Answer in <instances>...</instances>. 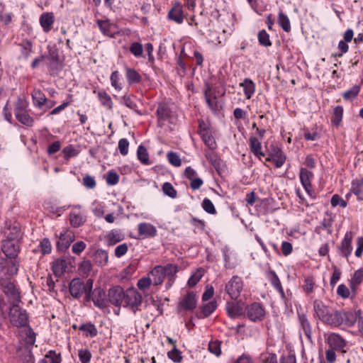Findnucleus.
Listing matches in <instances>:
<instances>
[{
  "label": "nucleus",
  "instance_id": "obj_1",
  "mask_svg": "<svg viewBox=\"0 0 363 363\" xmlns=\"http://www.w3.org/2000/svg\"><path fill=\"white\" fill-rule=\"evenodd\" d=\"M313 317L318 318L325 325H328L332 328L334 325L339 323L337 311L331 310L322 301L316 299L313 303Z\"/></svg>",
  "mask_w": 363,
  "mask_h": 363
},
{
  "label": "nucleus",
  "instance_id": "obj_2",
  "mask_svg": "<svg viewBox=\"0 0 363 363\" xmlns=\"http://www.w3.org/2000/svg\"><path fill=\"white\" fill-rule=\"evenodd\" d=\"M93 288V280L89 279L84 282L79 278H74L69 284V291L74 298H79L85 294V300L90 301V292Z\"/></svg>",
  "mask_w": 363,
  "mask_h": 363
},
{
  "label": "nucleus",
  "instance_id": "obj_3",
  "mask_svg": "<svg viewBox=\"0 0 363 363\" xmlns=\"http://www.w3.org/2000/svg\"><path fill=\"white\" fill-rule=\"evenodd\" d=\"M143 303L142 294L135 288L131 287L125 290L123 307L130 309L134 313L140 311V307Z\"/></svg>",
  "mask_w": 363,
  "mask_h": 363
},
{
  "label": "nucleus",
  "instance_id": "obj_4",
  "mask_svg": "<svg viewBox=\"0 0 363 363\" xmlns=\"http://www.w3.org/2000/svg\"><path fill=\"white\" fill-rule=\"evenodd\" d=\"M177 272V267L174 264H168L166 267L156 266L151 272L152 283L157 286L161 284L166 276L171 278L174 276Z\"/></svg>",
  "mask_w": 363,
  "mask_h": 363
},
{
  "label": "nucleus",
  "instance_id": "obj_5",
  "mask_svg": "<svg viewBox=\"0 0 363 363\" xmlns=\"http://www.w3.org/2000/svg\"><path fill=\"white\" fill-rule=\"evenodd\" d=\"M18 304H11L9 319L12 325L23 328L28 325V314L26 311L20 308Z\"/></svg>",
  "mask_w": 363,
  "mask_h": 363
},
{
  "label": "nucleus",
  "instance_id": "obj_6",
  "mask_svg": "<svg viewBox=\"0 0 363 363\" xmlns=\"http://www.w3.org/2000/svg\"><path fill=\"white\" fill-rule=\"evenodd\" d=\"M0 289L8 298L11 304L20 302V294L14 284L7 278H0Z\"/></svg>",
  "mask_w": 363,
  "mask_h": 363
},
{
  "label": "nucleus",
  "instance_id": "obj_7",
  "mask_svg": "<svg viewBox=\"0 0 363 363\" xmlns=\"http://www.w3.org/2000/svg\"><path fill=\"white\" fill-rule=\"evenodd\" d=\"M245 314L250 321L256 323L264 320L266 311L262 303L253 302L245 306Z\"/></svg>",
  "mask_w": 363,
  "mask_h": 363
},
{
  "label": "nucleus",
  "instance_id": "obj_8",
  "mask_svg": "<svg viewBox=\"0 0 363 363\" xmlns=\"http://www.w3.org/2000/svg\"><path fill=\"white\" fill-rule=\"evenodd\" d=\"M156 115L158 126L163 127L167 122L172 123L174 113L167 103L160 102L158 104Z\"/></svg>",
  "mask_w": 363,
  "mask_h": 363
},
{
  "label": "nucleus",
  "instance_id": "obj_9",
  "mask_svg": "<svg viewBox=\"0 0 363 363\" xmlns=\"http://www.w3.org/2000/svg\"><path fill=\"white\" fill-rule=\"evenodd\" d=\"M243 282L242 279L235 275L225 285V291L232 299H237L242 290Z\"/></svg>",
  "mask_w": 363,
  "mask_h": 363
},
{
  "label": "nucleus",
  "instance_id": "obj_10",
  "mask_svg": "<svg viewBox=\"0 0 363 363\" xmlns=\"http://www.w3.org/2000/svg\"><path fill=\"white\" fill-rule=\"evenodd\" d=\"M69 223L73 228H79L84 224L86 216L84 211L81 209L80 205L74 206V209L69 213Z\"/></svg>",
  "mask_w": 363,
  "mask_h": 363
},
{
  "label": "nucleus",
  "instance_id": "obj_11",
  "mask_svg": "<svg viewBox=\"0 0 363 363\" xmlns=\"http://www.w3.org/2000/svg\"><path fill=\"white\" fill-rule=\"evenodd\" d=\"M92 301L94 306L100 309H105L108 306V300L105 291L99 287L91 290L90 292V301Z\"/></svg>",
  "mask_w": 363,
  "mask_h": 363
},
{
  "label": "nucleus",
  "instance_id": "obj_12",
  "mask_svg": "<svg viewBox=\"0 0 363 363\" xmlns=\"http://www.w3.org/2000/svg\"><path fill=\"white\" fill-rule=\"evenodd\" d=\"M297 315L298 320L300 327V330H302L306 336V337L309 340H312V325L311 322L304 311L301 310H297Z\"/></svg>",
  "mask_w": 363,
  "mask_h": 363
},
{
  "label": "nucleus",
  "instance_id": "obj_13",
  "mask_svg": "<svg viewBox=\"0 0 363 363\" xmlns=\"http://www.w3.org/2000/svg\"><path fill=\"white\" fill-rule=\"evenodd\" d=\"M1 250L7 257L16 259L21 250L20 241L4 240Z\"/></svg>",
  "mask_w": 363,
  "mask_h": 363
},
{
  "label": "nucleus",
  "instance_id": "obj_14",
  "mask_svg": "<svg viewBox=\"0 0 363 363\" xmlns=\"http://www.w3.org/2000/svg\"><path fill=\"white\" fill-rule=\"evenodd\" d=\"M125 291L119 286L111 288L108 293V301L116 306L123 305Z\"/></svg>",
  "mask_w": 363,
  "mask_h": 363
},
{
  "label": "nucleus",
  "instance_id": "obj_15",
  "mask_svg": "<svg viewBox=\"0 0 363 363\" xmlns=\"http://www.w3.org/2000/svg\"><path fill=\"white\" fill-rule=\"evenodd\" d=\"M352 238L353 235L352 232H347L345 234L344 238L337 247V251L340 256L347 258L351 255L352 252Z\"/></svg>",
  "mask_w": 363,
  "mask_h": 363
},
{
  "label": "nucleus",
  "instance_id": "obj_16",
  "mask_svg": "<svg viewBox=\"0 0 363 363\" xmlns=\"http://www.w3.org/2000/svg\"><path fill=\"white\" fill-rule=\"evenodd\" d=\"M75 240L74 233L71 230H66L61 233L59 236V240L57 242L58 250L65 251L69 248L72 242Z\"/></svg>",
  "mask_w": 363,
  "mask_h": 363
},
{
  "label": "nucleus",
  "instance_id": "obj_17",
  "mask_svg": "<svg viewBox=\"0 0 363 363\" xmlns=\"http://www.w3.org/2000/svg\"><path fill=\"white\" fill-rule=\"evenodd\" d=\"M197 305L196 294L188 291L179 301V308L184 311H193Z\"/></svg>",
  "mask_w": 363,
  "mask_h": 363
},
{
  "label": "nucleus",
  "instance_id": "obj_18",
  "mask_svg": "<svg viewBox=\"0 0 363 363\" xmlns=\"http://www.w3.org/2000/svg\"><path fill=\"white\" fill-rule=\"evenodd\" d=\"M96 23L101 32L106 36L114 38L118 33L116 24L111 23L109 20H97Z\"/></svg>",
  "mask_w": 363,
  "mask_h": 363
},
{
  "label": "nucleus",
  "instance_id": "obj_19",
  "mask_svg": "<svg viewBox=\"0 0 363 363\" xmlns=\"http://www.w3.org/2000/svg\"><path fill=\"white\" fill-rule=\"evenodd\" d=\"M314 174L312 172L308 170L306 168L301 167L300 169V181L301 183L305 189V191L309 194L311 195L313 192V189L311 185V181L313 179Z\"/></svg>",
  "mask_w": 363,
  "mask_h": 363
},
{
  "label": "nucleus",
  "instance_id": "obj_20",
  "mask_svg": "<svg viewBox=\"0 0 363 363\" xmlns=\"http://www.w3.org/2000/svg\"><path fill=\"white\" fill-rule=\"evenodd\" d=\"M168 18L176 23L181 24L184 19L182 5L179 1H175L172 8L168 12Z\"/></svg>",
  "mask_w": 363,
  "mask_h": 363
},
{
  "label": "nucleus",
  "instance_id": "obj_21",
  "mask_svg": "<svg viewBox=\"0 0 363 363\" xmlns=\"http://www.w3.org/2000/svg\"><path fill=\"white\" fill-rule=\"evenodd\" d=\"M326 342L330 348L337 351L345 352L344 348L346 346V341L339 334L335 333L330 334Z\"/></svg>",
  "mask_w": 363,
  "mask_h": 363
},
{
  "label": "nucleus",
  "instance_id": "obj_22",
  "mask_svg": "<svg viewBox=\"0 0 363 363\" xmlns=\"http://www.w3.org/2000/svg\"><path fill=\"white\" fill-rule=\"evenodd\" d=\"M4 234L8 240H19L21 238V229L18 223L6 224Z\"/></svg>",
  "mask_w": 363,
  "mask_h": 363
},
{
  "label": "nucleus",
  "instance_id": "obj_23",
  "mask_svg": "<svg viewBox=\"0 0 363 363\" xmlns=\"http://www.w3.org/2000/svg\"><path fill=\"white\" fill-rule=\"evenodd\" d=\"M269 156L272 157L273 162L277 168L281 167L286 160V156L282 150L277 146L270 147Z\"/></svg>",
  "mask_w": 363,
  "mask_h": 363
},
{
  "label": "nucleus",
  "instance_id": "obj_24",
  "mask_svg": "<svg viewBox=\"0 0 363 363\" xmlns=\"http://www.w3.org/2000/svg\"><path fill=\"white\" fill-rule=\"evenodd\" d=\"M138 234L143 238H154L157 230L156 228L149 223H140L138 225Z\"/></svg>",
  "mask_w": 363,
  "mask_h": 363
},
{
  "label": "nucleus",
  "instance_id": "obj_25",
  "mask_svg": "<svg viewBox=\"0 0 363 363\" xmlns=\"http://www.w3.org/2000/svg\"><path fill=\"white\" fill-rule=\"evenodd\" d=\"M18 335L26 345L33 346L35 344L36 335L30 327L27 325L21 328L18 330Z\"/></svg>",
  "mask_w": 363,
  "mask_h": 363
},
{
  "label": "nucleus",
  "instance_id": "obj_26",
  "mask_svg": "<svg viewBox=\"0 0 363 363\" xmlns=\"http://www.w3.org/2000/svg\"><path fill=\"white\" fill-rule=\"evenodd\" d=\"M218 304L216 301H211L203 304L196 315L199 319H204L211 315L216 310Z\"/></svg>",
  "mask_w": 363,
  "mask_h": 363
},
{
  "label": "nucleus",
  "instance_id": "obj_27",
  "mask_svg": "<svg viewBox=\"0 0 363 363\" xmlns=\"http://www.w3.org/2000/svg\"><path fill=\"white\" fill-rule=\"evenodd\" d=\"M337 314L339 315V323L334 325L333 328L339 327L342 324L351 327L356 323V316L351 312L337 311Z\"/></svg>",
  "mask_w": 363,
  "mask_h": 363
},
{
  "label": "nucleus",
  "instance_id": "obj_28",
  "mask_svg": "<svg viewBox=\"0 0 363 363\" xmlns=\"http://www.w3.org/2000/svg\"><path fill=\"white\" fill-rule=\"evenodd\" d=\"M39 22L45 33L50 32L55 22L53 13L46 12L42 13L40 16Z\"/></svg>",
  "mask_w": 363,
  "mask_h": 363
},
{
  "label": "nucleus",
  "instance_id": "obj_29",
  "mask_svg": "<svg viewBox=\"0 0 363 363\" xmlns=\"http://www.w3.org/2000/svg\"><path fill=\"white\" fill-rule=\"evenodd\" d=\"M249 147L250 152L259 160L265 155L262 150V143L257 138L254 136L250 138Z\"/></svg>",
  "mask_w": 363,
  "mask_h": 363
},
{
  "label": "nucleus",
  "instance_id": "obj_30",
  "mask_svg": "<svg viewBox=\"0 0 363 363\" xmlns=\"http://www.w3.org/2000/svg\"><path fill=\"white\" fill-rule=\"evenodd\" d=\"M227 313L231 318L240 316L245 314V310L238 303L227 302L225 306Z\"/></svg>",
  "mask_w": 363,
  "mask_h": 363
},
{
  "label": "nucleus",
  "instance_id": "obj_31",
  "mask_svg": "<svg viewBox=\"0 0 363 363\" xmlns=\"http://www.w3.org/2000/svg\"><path fill=\"white\" fill-rule=\"evenodd\" d=\"M97 95V97L101 102V104L105 106L107 109L111 110L113 108V101L109 94L104 90L93 91Z\"/></svg>",
  "mask_w": 363,
  "mask_h": 363
},
{
  "label": "nucleus",
  "instance_id": "obj_32",
  "mask_svg": "<svg viewBox=\"0 0 363 363\" xmlns=\"http://www.w3.org/2000/svg\"><path fill=\"white\" fill-rule=\"evenodd\" d=\"M125 77L128 84L131 86L133 84H138L142 81V76L134 68H125Z\"/></svg>",
  "mask_w": 363,
  "mask_h": 363
},
{
  "label": "nucleus",
  "instance_id": "obj_33",
  "mask_svg": "<svg viewBox=\"0 0 363 363\" xmlns=\"http://www.w3.org/2000/svg\"><path fill=\"white\" fill-rule=\"evenodd\" d=\"M94 262L99 267H104L108 262V254L107 251L99 249L94 255Z\"/></svg>",
  "mask_w": 363,
  "mask_h": 363
},
{
  "label": "nucleus",
  "instance_id": "obj_34",
  "mask_svg": "<svg viewBox=\"0 0 363 363\" xmlns=\"http://www.w3.org/2000/svg\"><path fill=\"white\" fill-rule=\"evenodd\" d=\"M240 86L243 87L244 94L247 99H250L255 92V84L252 79L246 78L240 83Z\"/></svg>",
  "mask_w": 363,
  "mask_h": 363
},
{
  "label": "nucleus",
  "instance_id": "obj_35",
  "mask_svg": "<svg viewBox=\"0 0 363 363\" xmlns=\"http://www.w3.org/2000/svg\"><path fill=\"white\" fill-rule=\"evenodd\" d=\"M351 191L357 196L358 201H363V177L352 182Z\"/></svg>",
  "mask_w": 363,
  "mask_h": 363
},
{
  "label": "nucleus",
  "instance_id": "obj_36",
  "mask_svg": "<svg viewBox=\"0 0 363 363\" xmlns=\"http://www.w3.org/2000/svg\"><path fill=\"white\" fill-rule=\"evenodd\" d=\"M79 330L83 332V335L86 337H94L98 334V330L94 324L91 322L82 324Z\"/></svg>",
  "mask_w": 363,
  "mask_h": 363
},
{
  "label": "nucleus",
  "instance_id": "obj_37",
  "mask_svg": "<svg viewBox=\"0 0 363 363\" xmlns=\"http://www.w3.org/2000/svg\"><path fill=\"white\" fill-rule=\"evenodd\" d=\"M363 280V270L359 269L356 270L350 281V286L354 296L356 294V291L358 286Z\"/></svg>",
  "mask_w": 363,
  "mask_h": 363
},
{
  "label": "nucleus",
  "instance_id": "obj_38",
  "mask_svg": "<svg viewBox=\"0 0 363 363\" xmlns=\"http://www.w3.org/2000/svg\"><path fill=\"white\" fill-rule=\"evenodd\" d=\"M67 268V263L64 259H57L52 264V272L58 277L64 274Z\"/></svg>",
  "mask_w": 363,
  "mask_h": 363
},
{
  "label": "nucleus",
  "instance_id": "obj_39",
  "mask_svg": "<svg viewBox=\"0 0 363 363\" xmlns=\"http://www.w3.org/2000/svg\"><path fill=\"white\" fill-rule=\"evenodd\" d=\"M48 57L51 61L49 65L50 70L51 72H53L55 69L59 70L61 62L57 50L56 49H50L49 50Z\"/></svg>",
  "mask_w": 363,
  "mask_h": 363
},
{
  "label": "nucleus",
  "instance_id": "obj_40",
  "mask_svg": "<svg viewBox=\"0 0 363 363\" xmlns=\"http://www.w3.org/2000/svg\"><path fill=\"white\" fill-rule=\"evenodd\" d=\"M31 95L34 106L40 108L48 101L45 95L40 89H35Z\"/></svg>",
  "mask_w": 363,
  "mask_h": 363
},
{
  "label": "nucleus",
  "instance_id": "obj_41",
  "mask_svg": "<svg viewBox=\"0 0 363 363\" xmlns=\"http://www.w3.org/2000/svg\"><path fill=\"white\" fill-rule=\"evenodd\" d=\"M16 118L21 124L31 127L34 124V119L32 118L28 111L14 113Z\"/></svg>",
  "mask_w": 363,
  "mask_h": 363
},
{
  "label": "nucleus",
  "instance_id": "obj_42",
  "mask_svg": "<svg viewBox=\"0 0 363 363\" xmlns=\"http://www.w3.org/2000/svg\"><path fill=\"white\" fill-rule=\"evenodd\" d=\"M343 108L342 106H337L333 108L331 123L336 127L340 125L343 117Z\"/></svg>",
  "mask_w": 363,
  "mask_h": 363
},
{
  "label": "nucleus",
  "instance_id": "obj_43",
  "mask_svg": "<svg viewBox=\"0 0 363 363\" xmlns=\"http://www.w3.org/2000/svg\"><path fill=\"white\" fill-rule=\"evenodd\" d=\"M278 23L285 32L291 31V23L289 17L281 11L279 12Z\"/></svg>",
  "mask_w": 363,
  "mask_h": 363
},
{
  "label": "nucleus",
  "instance_id": "obj_44",
  "mask_svg": "<svg viewBox=\"0 0 363 363\" xmlns=\"http://www.w3.org/2000/svg\"><path fill=\"white\" fill-rule=\"evenodd\" d=\"M137 157L143 164L149 165L150 164L147 150L143 145H139L138 147Z\"/></svg>",
  "mask_w": 363,
  "mask_h": 363
},
{
  "label": "nucleus",
  "instance_id": "obj_45",
  "mask_svg": "<svg viewBox=\"0 0 363 363\" xmlns=\"http://www.w3.org/2000/svg\"><path fill=\"white\" fill-rule=\"evenodd\" d=\"M110 245H116L124 239V235L119 230H113L106 236Z\"/></svg>",
  "mask_w": 363,
  "mask_h": 363
},
{
  "label": "nucleus",
  "instance_id": "obj_46",
  "mask_svg": "<svg viewBox=\"0 0 363 363\" xmlns=\"http://www.w3.org/2000/svg\"><path fill=\"white\" fill-rule=\"evenodd\" d=\"M202 140L211 150H213L216 147V143L211 134V130L206 131L203 133L199 134Z\"/></svg>",
  "mask_w": 363,
  "mask_h": 363
},
{
  "label": "nucleus",
  "instance_id": "obj_47",
  "mask_svg": "<svg viewBox=\"0 0 363 363\" xmlns=\"http://www.w3.org/2000/svg\"><path fill=\"white\" fill-rule=\"evenodd\" d=\"M267 279L269 281L272 286L276 289H279L282 286L281 283L278 277L277 273L272 269L268 270L266 272Z\"/></svg>",
  "mask_w": 363,
  "mask_h": 363
},
{
  "label": "nucleus",
  "instance_id": "obj_48",
  "mask_svg": "<svg viewBox=\"0 0 363 363\" xmlns=\"http://www.w3.org/2000/svg\"><path fill=\"white\" fill-rule=\"evenodd\" d=\"M21 55L28 59L33 52V43L28 40H23L20 44Z\"/></svg>",
  "mask_w": 363,
  "mask_h": 363
},
{
  "label": "nucleus",
  "instance_id": "obj_49",
  "mask_svg": "<svg viewBox=\"0 0 363 363\" xmlns=\"http://www.w3.org/2000/svg\"><path fill=\"white\" fill-rule=\"evenodd\" d=\"M332 218H323L320 225L315 229L316 233L320 234L323 230H327L329 234L332 233Z\"/></svg>",
  "mask_w": 363,
  "mask_h": 363
},
{
  "label": "nucleus",
  "instance_id": "obj_50",
  "mask_svg": "<svg viewBox=\"0 0 363 363\" xmlns=\"http://www.w3.org/2000/svg\"><path fill=\"white\" fill-rule=\"evenodd\" d=\"M121 103L128 108L135 111L138 115H142L141 111L138 110L137 104L133 101L130 96L125 95L122 96Z\"/></svg>",
  "mask_w": 363,
  "mask_h": 363
},
{
  "label": "nucleus",
  "instance_id": "obj_51",
  "mask_svg": "<svg viewBox=\"0 0 363 363\" xmlns=\"http://www.w3.org/2000/svg\"><path fill=\"white\" fill-rule=\"evenodd\" d=\"M203 275V270L200 268L194 272L191 276L189 277L188 280V286L190 287H194L197 284V283L200 281L201 277Z\"/></svg>",
  "mask_w": 363,
  "mask_h": 363
},
{
  "label": "nucleus",
  "instance_id": "obj_52",
  "mask_svg": "<svg viewBox=\"0 0 363 363\" xmlns=\"http://www.w3.org/2000/svg\"><path fill=\"white\" fill-rule=\"evenodd\" d=\"M210 90H211V87L209 86H208V87L204 91L205 99H206V101L208 107L212 111H216V109H217L216 97V96L211 97V96L208 94V92L210 91Z\"/></svg>",
  "mask_w": 363,
  "mask_h": 363
},
{
  "label": "nucleus",
  "instance_id": "obj_53",
  "mask_svg": "<svg viewBox=\"0 0 363 363\" xmlns=\"http://www.w3.org/2000/svg\"><path fill=\"white\" fill-rule=\"evenodd\" d=\"M22 363H35V357L30 350H23L19 355Z\"/></svg>",
  "mask_w": 363,
  "mask_h": 363
},
{
  "label": "nucleus",
  "instance_id": "obj_54",
  "mask_svg": "<svg viewBox=\"0 0 363 363\" xmlns=\"http://www.w3.org/2000/svg\"><path fill=\"white\" fill-rule=\"evenodd\" d=\"M167 357L175 363H180L183 359L182 352L177 347L167 352Z\"/></svg>",
  "mask_w": 363,
  "mask_h": 363
},
{
  "label": "nucleus",
  "instance_id": "obj_55",
  "mask_svg": "<svg viewBox=\"0 0 363 363\" xmlns=\"http://www.w3.org/2000/svg\"><path fill=\"white\" fill-rule=\"evenodd\" d=\"M258 41L259 43L264 47H269L272 45V42L269 38V35L265 30H262L258 33Z\"/></svg>",
  "mask_w": 363,
  "mask_h": 363
},
{
  "label": "nucleus",
  "instance_id": "obj_56",
  "mask_svg": "<svg viewBox=\"0 0 363 363\" xmlns=\"http://www.w3.org/2000/svg\"><path fill=\"white\" fill-rule=\"evenodd\" d=\"M63 157L66 160L74 157L79 154V151L72 145L65 147L62 150Z\"/></svg>",
  "mask_w": 363,
  "mask_h": 363
},
{
  "label": "nucleus",
  "instance_id": "obj_57",
  "mask_svg": "<svg viewBox=\"0 0 363 363\" xmlns=\"http://www.w3.org/2000/svg\"><path fill=\"white\" fill-rule=\"evenodd\" d=\"M45 357L50 363H62V359L60 353H57L55 350H50L45 355Z\"/></svg>",
  "mask_w": 363,
  "mask_h": 363
},
{
  "label": "nucleus",
  "instance_id": "obj_58",
  "mask_svg": "<svg viewBox=\"0 0 363 363\" xmlns=\"http://www.w3.org/2000/svg\"><path fill=\"white\" fill-rule=\"evenodd\" d=\"M220 345V341L218 340H212L208 344V351L216 357H219L221 354Z\"/></svg>",
  "mask_w": 363,
  "mask_h": 363
},
{
  "label": "nucleus",
  "instance_id": "obj_59",
  "mask_svg": "<svg viewBox=\"0 0 363 363\" xmlns=\"http://www.w3.org/2000/svg\"><path fill=\"white\" fill-rule=\"evenodd\" d=\"M106 182L108 185L113 186L118 183L119 182V175L117 174L116 171L111 169L108 171L106 176Z\"/></svg>",
  "mask_w": 363,
  "mask_h": 363
},
{
  "label": "nucleus",
  "instance_id": "obj_60",
  "mask_svg": "<svg viewBox=\"0 0 363 363\" xmlns=\"http://www.w3.org/2000/svg\"><path fill=\"white\" fill-rule=\"evenodd\" d=\"M129 50L135 57L139 58L143 56V45L140 43H133L130 46Z\"/></svg>",
  "mask_w": 363,
  "mask_h": 363
},
{
  "label": "nucleus",
  "instance_id": "obj_61",
  "mask_svg": "<svg viewBox=\"0 0 363 363\" xmlns=\"http://www.w3.org/2000/svg\"><path fill=\"white\" fill-rule=\"evenodd\" d=\"M201 206L203 209L209 214L215 215L217 213L213 202L208 198H205L203 200Z\"/></svg>",
  "mask_w": 363,
  "mask_h": 363
},
{
  "label": "nucleus",
  "instance_id": "obj_62",
  "mask_svg": "<svg viewBox=\"0 0 363 363\" xmlns=\"http://www.w3.org/2000/svg\"><path fill=\"white\" fill-rule=\"evenodd\" d=\"M359 91V86L355 85L350 88L349 90L345 91L342 94V96L345 100H352L358 95Z\"/></svg>",
  "mask_w": 363,
  "mask_h": 363
},
{
  "label": "nucleus",
  "instance_id": "obj_63",
  "mask_svg": "<svg viewBox=\"0 0 363 363\" xmlns=\"http://www.w3.org/2000/svg\"><path fill=\"white\" fill-rule=\"evenodd\" d=\"M111 86L118 91H121L122 89L121 84L119 83L120 81V74L119 72L116 70L113 71L110 77Z\"/></svg>",
  "mask_w": 363,
  "mask_h": 363
},
{
  "label": "nucleus",
  "instance_id": "obj_64",
  "mask_svg": "<svg viewBox=\"0 0 363 363\" xmlns=\"http://www.w3.org/2000/svg\"><path fill=\"white\" fill-rule=\"evenodd\" d=\"M78 356L81 363H90L91 353L88 349H81L78 351Z\"/></svg>",
  "mask_w": 363,
  "mask_h": 363
}]
</instances>
